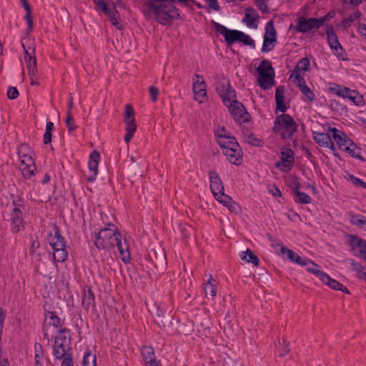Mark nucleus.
Returning a JSON list of instances; mask_svg holds the SVG:
<instances>
[{"label": "nucleus", "mask_w": 366, "mask_h": 366, "mask_svg": "<svg viewBox=\"0 0 366 366\" xmlns=\"http://www.w3.org/2000/svg\"><path fill=\"white\" fill-rule=\"evenodd\" d=\"M121 234L113 224H108L95 234L94 244L98 249H109L115 247Z\"/></svg>", "instance_id": "nucleus-1"}, {"label": "nucleus", "mask_w": 366, "mask_h": 366, "mask_svg": "<svg viewBox=\"0 0 366 366\" xmlns=\"http://www.w3.org/2000/svg\"><path fill=\"white\" fill-rule=\"evenodd\" d=\"M297 130V124L290 115L282 114L275 118L273 131L279 134L281 139L292 138Z\"/></svg>", "instance_id": "nucleus-2"}, {"label": "nucleus", "mask_w": 366, "mask_h": 366, "mask_svg": "<svg viewBox=\"0 0 366 366\" xmlns=\"http://www.w3.org/2000/svg\"><path fill=\"white\" fill-rule=\"evenodd\" d=\"M257 71L258 72L257 81L259 85L263 89H269L274 83V71L272 63L267 59L262 60L257 68Z\"/></svg>", "instance_id": "nucleus-3"}, {"label": "nucleus", "mask_w": 366, "mask_h": 366, "mask_svg": "<svg viewBox=\"0 0 366 366\" xmlns=\"http://www.w3.org/2000/svg\"><path fill=\"white\" fill-rule=\"evenodd\" d=\"M214 87L224 104H227L230 100L236 99V92L231 86L230 82L224 76L215 77Z\"/></svg>", "instance_id": "nucleus-4"}, {"label": "nucleus", "mask_w": 366, "mask_h": 366, "mask_svg": "<svg viewBox=\"0 0 366 366\" xmlns=\"http://www.w3.org/2000/svg\"><path fill=\"white\" fill-rule=\"evenodd\" d=\"M229 107V112L234 121L239 124L248 122L250 120V115L244 106L236 99L230 100L229 103L224 104Z\"/></svg>", "instance_id": "nucleus-5"}, {"label": "nucleus", "mask_w": 366, "mask_h": 366, "mask_svg": "<svg viewBox=\"0 0 366 366\" xmlns=\"http://www.w3.org/2000/svg\"><path fill=\"white\" fill-rule=\"evenodd\" d=\"M328 19V15L319 19H306L304 16H300L295 29L298 32L307 33L312 31L313 29H320Z\"/></svg>", "instance_id": "nucleus-6"}, {"label": "nucleus", "mask_w": 366, "mask_h": 366, "mask_svg": "<svg viewBox=\"0 0 366 366\" xmlns=\"http://www.w3.org/2000/svg\"><path fill=\"white\" fill-rule=\"evenodd\" d=\"M124 122L126 124V134L124 135V141L125 142L129 143L137 130V124L135 123L134 119V112L130 104H127L125 106Z\"/></svg>", "instance_id": "nucleus-7"}, {"label": "nucleus", "mask_w": 366, "mask_h": 366, "mask_svg": "<svg viewBox=\"0 0 366 366\" xmlns=\"http://www.w3.org/2000/svg\"><path fill=\"white\" fill-rule=\"evenodd\" d=\"M212 24L214 25L215 31L224 36L225 41L229 46L232 45L237 41H239L242 31L229 29L214 21H212Z\"/></svg>", "instance_id": "nucleus-8"}, {"label": "nucleus", "mask_w": 366, "mask_h": 366, "mask_svg": "<svg viewBox=\"0 0 366 366\" xmlns=\"http://www.w3.org/2000/svg\"><path fill=\"white\" fill-rule=\"evenodd\" d=\"M294 152L290 148L282 149L281 151V161L275 164L277 168L284 172H289L294 165Z\"/></svg>", "instance_id": "nucleus-9"}, {"label": "nucleus", "mask_w": 366, "mask_h": 366, "mask_svg": "<svg viewBox=\"0 0 366 366\" xmlns=\"http://www.w3.org/2000/svg\"><path fill=\"white\" fill-rule=\"evenodd\" d=\"M277 41V32L274 26V22L270 20L266 24L265 34L264 35V41L262 47V52H268L273 49L274 45L267 46V42L273 44Z\"/></svg>", "instance_id": "nucleus-10"}, {"label": "nucleus", "mask_w": 366, "mask_h": 366, "mask_svg": "<svg viewBox=\"0 0 366 366\" xmlns=\"http://www.w3.org/2000/svg\"><path fill=\"white\" fill-rule=\"evenodd\" d=\"M19 158L20 159V169L22 175L24 178L30 179L34 175V172L36 169L35 162L31 154H27Z\"/></svg>", "instance_id": "nucleus-11"}, {"label": "nucleus", "mask_w": 366, "mask_h": 366, "mask_svg": "<svg viewBox=\"0 0 366 366\" xmlns=\"http://www.w3.org/2000/svg\"><path fill=\"white\" fill-rule=\"evenodd\" d=\"M230 146L231 147H227L226 150L222 151L223 154L230 163L235 165L241 164L242 152L239 144L232 143Z\"/></svg>", "instance_id": "nucleus-12"}, {"label": "nucleus", "mask_w": 366, "mask_h": 366, "mask_svg": "<svg viewBox=\"0 0 366 366\" xmlns=\"http://www.w3.org/2000/svg\"><path fill=\"white\" fill-rule=\"evenodd\" d=\"M28 38L26 36L21 39V46L24 53V60L26 64L27 70L32 69H36V59L35 57V47L33 46L28 45L26 46L25 41Z\"/></svg>", "instance_id": "nucleus-13"}, {"label": "nucleus", "mask_w": 366, "mask_h": 366, "mask_svg": "<svg viewBox=\"0 0 366 366\" xmlns=\"http://www.w3.org/2000/svg\"><path fill=\"white\" fill-rule=\"evenodd\" d=\"M197 78L193 83V92L195 95V99H198L200 102H203L207 97V85L202 76L194 74Z\"/></svg>", "instance_id": "nucleus-14"}, {"label": "nucleus", "mask_w": 366, "mask_h": 366, "mask_svg": "<svg viewBox=\"0 0 366 366\" xmlns=\"http://www.w3.org/2000/svg\"><path fill=\"white\" fill-rule=\"evenodd\" d=\"M21 207V206L20 204L15 205L14 208L11 212V231L14 233H17L21 230V228L24 227V220L22 217Z\"/></svg>", "instance_id": "nucleus-15"}, {"label": "nucleus", "mask_w": 366, "mask_h": 366, "mask_svg": "<svg viewBox=\"0 0 366 366\" xmlns=\"http://www.w3.org/2000/svg\"><path fill=\"white\" fill-rule=\"evenodd\" d=\"M210 181V189L214 197L224 192V186L222 179L215 170L210 171L209 173Z\"/></svg>", "instance_id": "nucleus-16"}, {"label": "nucleus", "mask_w": 366, "mask_h": 366, "mask_svg": "<svg viewBox=\"0 0 366 366\" xmlns=\"http://www.w3.org/2000/svg\"><path fill=\"white\" fill-rule=\"evenodd\" d=\"M100 154L97 151H93L89 155L88 163L89 169L92 174L86 177L88 182H94L96 179L98 173V165L99 162Z\"/></svg>", "instance_id": "nucleus-17"}, {"label": "nucleus", "mask_w": 366, "mask_h": 366, "mask_svg": "<svg viewBox=\"0 0 366 366\" xmlns=\"http://www.w3.org/2000/svg\"><path fill=\"white\" fill-rule=\"evenodd\" d=\"M65 244V242H63L57 244L50 245L53 248V259L55 264L56 262H64L66 260L67 252Z\"/></svg>", "instance_id": "nucleus-18"}, {"label": "nucleus", "mask_w": 366, "mask_h": 366, "mask_svg": "<svg viewBox=\"0 0 366 366\" xmlns=\"http://www.w3.org/2000/svg\"><path fill=\"white\" fill-rule=\"evenodd\" d=\"M330 131L332 133L334 140L341 149H343L348 144H353L352 140L349 139L341 130L334 127L330 128Z\"/></svg>", "instance_id": "nucleus-19"}, {"label": "nucleus", "mask_w": 366, "mask_h": 366, "mask_svg": "<svg viewBox=\"0 0 366 366\" xmlns=\"http://www.w3.org/2000/svg\"><path fill=\"white\" fill-rule=\"evenodd\" d=\"M349 241L352 250L359 249L360 254L357 256L362 257L366 254V240L356 235H349Z\"/></svg>", "instance_id": "nucleus-20"}, {"label": "nucleus", "mask_w": 366, "mask_h": 366, "mask_svg": "<svg viewBox=\"0 0 366 366\" xmlns=\"http://www.w3.org/2000/svg\"><path fill=\"white\" fill-rule=\"evenodd\" d=\"M281 254L285 256L286 255L288 259L294 263H296L299 265L307 264V262L310 263L309 259L302 258L298 254L295 253L294 251L288 249L286 247H282Z\"/></svg>", "instance_id": "nucleus-21"}, {"label": "nucleus", "mask_w": 366, "mask_h": 366, "mask_svg": "<svg viewBox=\"0 0 366 366\" xmlns=\"http://www.w3.org/2000/svg\"><path fill=\"white\" fill-rule=\"evenodd\" d=\"M81 304L83 307L86 310L95 307V297L90 287H84L83 289Z\"/></svg>", "instance_id": "nucleus-22"}, {"label": "nucleus", "mask_w": 366, "mask_h": 366, "mask_svg": "<svg viewBox=\"0 0 366 366\" xmlns=\"http://www.w3.org/2000/svg\"><path fill=\"white\" fill-rule=\"evenodd\" d=\"M259 15L256 14L255 10L252 7H248L245 11V16L242 20L249 28H257Z\"/></svg>", "instance_id": "nucleus-23"}, {"label": "nucleus", "mask_w": 366, "mask_h": 366, "mask_svg": "<svg viewBox=\"0 0 366 366\" xmlns=\"http://www.w3.org/2000/svg\"><path fill=\"white\" fill-rule=\"evenodd\" d=\"M284 94L285 88L282 86H279L275 92V101H276V113L279 111L285 113L287 107L284 103Z\"/></svg>", "instance_id": "nucleus-24"}, {"label": "nucleus", "mask_w": 366, "mask_h": 366, "mask_svg": "<svg viewBox=\"0 0 366 366\" xmlns=\"http://www.w3.org/2000/svg\"><path fill=\"white\" fill-rule=\"evenodd\" d=\"M325 33L327 34V43L332 50L337 49L340 45L337 36L336 35L333 27L327 24L325 26Z\"/></svg>", "instance_id": "nucleus-25"}, {"label": "nucleus", "mask_w": 366, "mask_h": 366, "mask_svg": "<svg viewBox=\"0 0 366 366\" xmlns=\"http://www.w3.org/2000/svg\"><path fill=\"white\" fill-rule=\"evenodd\" d=\"M141 354L145 361L146 365L154 364L156 362L154 350L152 346L144 345L141 349Z\"/></svg>", "instance_id": "nucleus-26"}, {"label": "nucleus", "mask_w": 366, "mask_h": 366, "mask_svg": "<svg viewBox=\"0 0 366 366\" xmlns=\"http://www.w3.org/2000/svg\"><path fill=\"white\" fill-rule=\"evenodd\" d=\"M115 246L117 247L119 254L121 256V259L124 262H127L130 259V254L129 252V246L127 244L126 241L123 243L122 242L121 237L118 238V240L117 241V244H115Z\"/></svg>", "instance_id": "nucleus-27"}, {"label": "nucleus", "mask_w": 366, "mask_h": 366, "mask_svg": "<svg viewBox=\"0 0 366 366\" xmlns=\"http://www.w3.org/2000/svg\"><path fill=\"white\" fill-rule=\"evenodd\" d=\"M67 343H63L61 342L54 341V354L55 357L58 360L62 359L64 355L69 354Z\"/></svg>", "instance_id": "nucleus-28"}, {"label": "nucleus", "mask_w": 366, "mask_h": 366, "mask_svg": "<svg viewBox=\"0 0 366 366\" xmlns=\"http://www.w3.org/2000/svg\"><path fill=\"white\" fill-rule=\"evenodd\" d=\"M313 139L317 144L325 147H328L332 140L329 134L317 132H313Z\"/></svg>", "instance_id": "nucleus-29"}, {"label": "nucleus", "mask_w": 366, "mask_h": 366, "mask_svg": "<svg viewBox=\"0 0 366 366\" xmlns=\"http://www.w3.org/2000/svg\"><path fill=\"white\" fill-rule=\"evenodd\" d=\"M47 239L50 245L65 242L64 238L61 235L59 229L56 225H54L53 232L49 233Z\"/></svg>", "instance_id": "nucleus-30"}, {"label": "nucleus", "mask_w": 366, "mask_h": 366, "mask_svg": "<svg viewBox=\"0 0 366 366\" xmlns=\"http://www.w3.org/2000/svg\"><path fill=\"white\" fill-rule=\"evenodd\" d=\"M212 275L209 274V280L204 286V292L206 296L210 295L212 298H214L217 295V287L214 283Z\"/></svg>", "instance_id": "nucleus-31"}, {"label": "nucleus", "mask_w": 366, "mask_h": 366, "mask_svg": "<svg viewBox=\"0 0 366 366\" xmlns=\"http://www.w3.org/2000/svg\"><path fill=\"white\" fill-rule=\"evenodd\" d=\"M347 261L351 265L352 270L356 272V277L360 280H364L366 282V272L363 271V267L352 259H350Z\"/></svg>", "instance_id": "nucleus-32"}, {"label": "nucleus", "mask_w": 366, "mask_h": 366, "mask_svg": "<svg viewBox=\"0 0 366 366\" xmlns=\"http://www.w3.org/2000/svg\"><path fill=\"white\" fill-rule=\"evenodd\" d=\"M320 280L325 285H328L330 288L336 290H340V288L342 287V284L337 282L335 280L332 279L326 273H321Z\"/></svg>", "instance_id": "nucleus-33"}, {"label": "nucleus", "mask_w": 366, "mask_h": 366, "mask_svg": "<svg viewBox=\"0 0 366 366\" xmlns=\"http://www.w3.org/2000/svg\"><path fill=\"white\" fill-rule=\"evenodd\" d=\"M350 222L366 231V219L360 214H351Z\"/></svg>", "instance_id": "nucleus-34"}, {"label": "nucleus", "mask_w": 366, "mask_h": 366, "mask_svg": "<svg viewBox=\"0 0 366 366\" xmlns=\"http://www.w3.org/2000/svg\"><path fill=\"white\" fill-rule=\"evenodd\" d=\"M240 257L247 262L252 263L254 266L259 265L257 257L249 249L246 252H242Z\"/></svg>", "instance_id": "nucleus-35"}, {"label": "nucleus", "mask_w": 366, "mask_h": 366, "mask_svg": "<svg viewBox=\"0 0 366 366\" xmlns=\"http://www.w3.org/2000/svg\"><path fill=\"white\" fill-rule=\"evenodd\" d=\"M342 150L348 153L352 157L364 160L360 154V149L357 148L354 143L353 144H348Z\"/></svg>", "instance_id": "nucleus-36"}, {"label": "nucleus", "mask_w": 366, "mask_h": 366, "mask_svg": "<svg viewBox=\"0 0 366 366\" xmlns=\"http://www.w3.org/2000/svg\"><path fill=\"white\" fill-rule=\"evenodd\" d=\"M310 263L307 262V264H302V267H305L306 269L313 273L315 275H316L317 277L321 279V273H324L320 269V266L315 263L313 261L309 259Z\"/></svg>", "instance_id": "nucleus-37"}, {"label": "nucleus", "mask_w": 366, "mask_h": 366, "mask_svg": "<svg viewBox=\"0 0 366 366\" xmlns=\"http://www.w3.org/2000/svg\"><path fill=\"white\" fill-rule=\"evenodd\" d=\"M347 99H350L352 102L357 106L363 105V97L356 90H351L350 93H349Z\"/></svg>", "instance_id": "nucleus-38"}, {"label": "nucleus", "mask_w": 366, "mask_h": 366, "mask_svg": "<svg viewBox=\"0 0 366 366\" xmlns=\"http://www.w3.org/2000/svg\"><path fill=\"white\" fill-rule=\"evenodd\" d=\"M310 64L308 58H303L297 63V65L296 66L294 72L300 73V71H307L310 70Z\"/></svg>", "instance_id": "nucleus-39"}, {"label": "nucleus", "mask_w": 366, "mask_h": 366, "mask_svg": "<svg viewBox=\"0 0 366 366\" xmlns=\"http://www.w3.org/2000/svg\"><path fill=\"white\" fill-rule=\"evenodd\" d=\"M96 355H92L89 350L84 353L82 361L83 366H96Z\"/></svg>", "instance_id": "nucleus-40"}, {"label": "nucleus", "mask_w": 366, "mask_h": 366, "mask_svg": "<svg viewBox=\"0 0 366 366\" xmlns=\"http://www.w3.org/2000/svg\"><path fill=\"white\" fill-rule=\"evenodd\" d=\"M295 201L301 204H309L311 202V197L306 193L297 191V193L295 194Z\"/></svg>", "instance_id": "nucleus-41"}, {"label": "nucleus", "mask_w": 366, "mask_h": 366, "mask_svg": "<svg viewBox=\"0 0 366 366\" xmlns=\"http://www.w3.org/2000/svg\"><path fill=\"white\" fill-rule=\"evenodd\" d=\"M215 136L217 139L218 144H224L226 137L229 135V133L226 130L224 127H219L214 131Z\"/></svg>", "instance_id": "nucleus-42"}, {"label": "nucleus", "mask_w": 366, "mask_h": 366, "mask_svg": "<svg viewBox=\"0 0 366 366\" xmlns=\"http://www.w3.org/2000/svg\"><path fill=\"white\" fill-rule=\"evenodd\" d=\"M361 13L357 11L352 14H350L349 17L343 19L341 22L344 28H347L351 26L352 23L355 20L358 19L361 16Z\"/></svg>", "instance_id": "nucleus-43"}, {"label": "nucleus", "mask_w": 366, "mask_h": 366, "mask_svg": "<svg viewBox=\"0 0 366 366\" xmlns=\"http://www.w3.org/2000/svg\"><path fill=\"white\" fill-rule=\"evenodd\" d=\"M109 13L110 14L107 15L109 17L111 23L117 29H121V24L119 21V14L118 11L115 9H113L112 11H109Z\"/></svg>", "instance_id": "nucleus-44"}, {"label": "nucleus", "mask_w": 366, "mask_h": 366, "mask_svg": "<svg viewBox=\"0 0 366 366\" xmlns=\"http://www.w3.org/2000/svg\"><path fill=\"white\" fill-rule=\"evenodd\" d=\"M300 90L305 95L307 100L313 102L315 99V95L313 92L306 85H300Z\"/></svg>", "instance_id": "nucleus-45"}, {"label": "nucleus", "mask_w": 366, "mask_h": 366, "mask_svg": "<svg viewBox=\"0 0 366 366\" xmlns=\"http://www.w3.org/2000/svg\"><path fill=\"white\" fill-rule=\"evenodd\" d=\"M332 90L337 96L343 98H347L349 93H350L352 89L347 87H341L338 86L336 88H333Z\"/></svg>", "instance_id": "nucleus-46"}, {"label": "nucleus", "mask_w": 366, "mask_h": 366, "mask_svg": "<svg viewBox=\"0 0 366 366\" xmlns=\"http://www.w3.org/2000/svg\"><path fill=\"white\" fill-rule=\"evenodd\" d=\"M239 41L242 42L245 45L249 46L252 49L255 47L254 41L249 35L244 34L242 31L240 36Z\"/></svg>", "instance_id": "nucleus-47"}, {"label": "nucleus", "mask_w": 366, "mask_h": 366, "mask_svg": "<svg viewBox=\"0 0 366 366\" xmlns=\"http://www.w3.org/2000/svg\"><path fill=\"white\" fill-rule=\"evenodd\" d=\"M46 318H49L50 320L49 324L53 325L55 327H60V319L57 317L54 312H49L46 315Z\"/></svg>", "instance_id": "nucleus-48"}, {"label": "nucleus", "mask_w": 366, "mask_h": 366, "mask_svg": "<svg viewBox=\"0 0 366 366\" xmlns=\"http://www.w3.org/2000/svg\"><path fill=\"white\" fill-rule=\"evenodd\" d=\"M66 124L68 128L69 132H72L76 129V124L74 122V119L72 117L71 112H66Z\"/></svg>", "instance_id": "nucleus-49"}, {"label": "nucleus", "mask_w": 366, "mask_h": 366, "mask_svg": "<svg viewBox=\"0 0 366 366\" xmlns=\"http://www.w3.org/2000/svg\"><path fill=\"white\" fill-rule=\"evenodd\" d=\"M28 74H29V79H30V84L33 86H38L39 82H38V76H37V74H38L37 68L32 69L31 70H28Z\"/></svg>", "instance_id": "nucleus-50"}, {"label": "nucleus", "mask_w": 366, "mask_h": 366, "mask_svg": "<svg viewBox=\"0 0 366 366\" xmlns=\"http://www.w3.org/2000/svg\"><path fill=\"white\" fill-rule=\"evenodd\" d=\"M66 332H69V330H67L66 328H64L59 331L57 335L55 337L54 341L61 342L63 343H67L69 344V340H67V337L66 336Z\"/></svg>", "instance_id": "nucleus-51"}, {"label": "nucleus", "mask_w": 366, "mask_h": 366, "mask_svg": "<svg viewBox=\"0 0 366 366\" xmlns=\"http://www.w3.org/2000/svg\"><path fill=\"white\" fill-rule=\"evenodd\" d=\"M226 139H224V144H218L219 145V147L222 149V150H226V148L227 147H231L230 144L232 143H234V144H238L237 142L236 141L235 138L229 135L227 137H225Z\"/></svg>", "instance_id": "nucleus-52"}, {"label": "nucleus", "mask_w": 366, "mask_h": 366, "mask_svg": "<svg viewBox=\"0 0 366 366\" xmlns=\"http://www.w3.org/2000/svg\"><path fill=\"white\" fill-rule=\"evenodd\" d=\"M27 154H31V148L26 144H21L18 150L19 157L26 156Z\"/></svg>", "instance_id": "nucleus-53"}, {"label": "nucleus", "mask_w": 366, "mask_h": 366, "mask_svg": "<svg viewBox=\"0 0 366 366\" xmlns=\"http://www.w3.org/2000/svg\"><path fill=\"white\" fill-rule=\"evenodd\" d=\"M24 18H25V20L26 21V23L28 25L27 29H26V34L29 35V34L33 29V26H34V23H33V20L31 18V11H26Z\"/></svg>", "instance_id": "nucleus-54"}, {"label": "nucleus", "mask_w": 366, "mask_h": 366, "mask_svg": "<svg viewBox=\"0 0 366 366\" xmlns=\"http://www.w3.org/2000/svg\"><path fill=\"white\" fill-rule=\"evenodd\" d=\"M215 199L220 203H222V204L224 203H231V201H232V197H230L229 196H228L227 194H226L224 193V192H222L221 194H219V195H217Z\"/></svg>", "instance_id": "nucleus-55"}, {"label": "nucleus", "mask_w": 366, "mask_h": 366, "mask_svg": "<svg viewBox=\"0 0 366 366\" xmlns=\"http://www.w3.org/2000/svg\"><path fill=\"white\" fill-rule=\"evenodd\" d=\"M19 95V91L16 87L9 86L7 91V97L9 99H15Z\"/></svg>", "instance_id": "nucleus-56"}, {"label": "nucleus", "mask_w": 366, "mask_h": 366, "mask_svg": "<svg viewBox=\"0 0 366 366\" xmlns=\"http://www.w3.org/2000/svg\"><path fill=\"white\" fill-rule=\"evenodd\" d=\"M334 51V54L336 55L338 58L342 60H346V53L341 44L337 47V49H334L332 50Z\"/></svg>", "instance_id": "nucleus-57"}, {"label": "nucleus", "mask_w": 366, "mask_h": 366, "mask_svg": "<svg viewBox=\"0 0 366 366\" xmlns=\"http://www.w3.org/2000/svg\"><path fill=\"white\" fill-rule=\"evenodd\" d=\"M94 3L105 14H109V11L112 10L107 7V4L104 2V0H98Z\"/></svg>", "instance_id": "nucleus-58"}, {"label": "nucleus", "mask_w": 366, "mask_h": 366, "mask_svg": "<svg viewBox=\"0 0 366 366\" xmlns=\"http://www.w3.org/2000/svg\"><path fill=\"white\" fill-rule=\"evenodd\" d=\"M256 6L262 13L268 12V6L264 0H256Z\"/></svg>", "instance_id": "nucleus-59"}, {"label": "nucleus", "mask_w": 366, "mask_h": 366, "mask_svg": "<svg viewBox=\"0 0 366 366\" xmlns=\"http://www.w3.org/2000/svg\"><path fill=\"white\" fill-rule=\"evenodd\" d=\"M63 358H64V360L62 361L61 366H73L74 365L71 353H69V354L64 355Z\"/></svg>", "instance_id": "nucleus-60"}, {"label": "nucleus", "mask_w": 366, "mask_h": 366, "mask_svg": "<svg viewBox=\"0 0 366 366\" xmlns=\"http://www.w3.org/2000/svg\"><path fill=\"white\" fill-rule=\"evenodd\" d=\"M350 179L354 185L366 189V182H362L360 179L355 177L353 175H350Z\"/></svg>", "instance_id": "nucleus-61"}, {"label": "nucleus", "mask_w": 366, "mask_h": 366, "mask_svg": "<svg viewBox=\"0 0 366 366\" xmlns=\"http://www.w3.org/2000/svg\"><path fill=\"white\" fill-rule=\"evenodd\" d=\"M149 92L151 96V99H152V102H156L158 98V96H159L158 88H157L154 86H151L149 89Z\"/></svg>", "instance_id": "nucleus-62"}, {"label": "nucleus", "mask_w": 366, "mask_h": 366, "mask_svg": "<svg viewBox=\"0 0 366 366\" xmlns=\"http://www.w3.org/2000/svg\"><path fill=\"white\" fill-rule=\"evenodd\" d=\"M292 76H295V79H296L297 82H296V84L297 86V87L300 89V85H305L306 84H305V80L304 79L303 76H302L300 73H293V74L291 76V77Z\"/></svg>", "instance_id": "nucleus-63"}, {"label": "nucleus", "mask_w": 366, "mask_h": 366, "mask_svg": "<svg viewBox=\"0 0 366 366\" xmlns=\"http://www.w3.org/2000/svg\"><path fill=\"white\" fill-rule=\"evenodd\" d=\"M248 142L256 147H260L262 145V141L259 139L254 137L253 135L248 137Z\"/></svg>", "instance_id": "nucleus-64"}]
</instances>
